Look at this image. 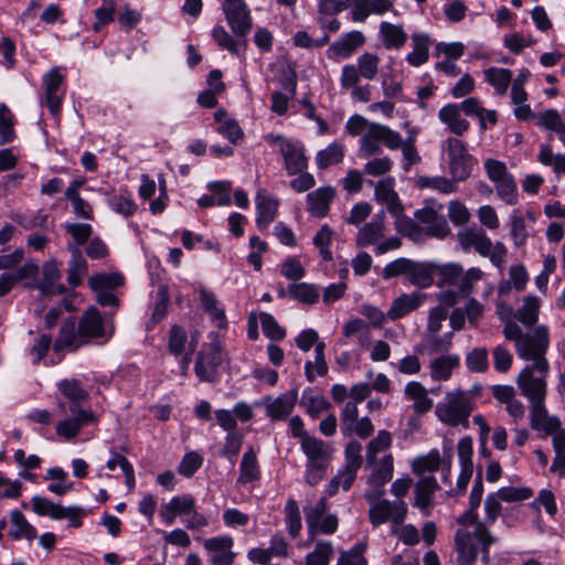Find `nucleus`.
<instances>
[{"instance_id":"1","label":"nucleus","mask_w":565,"mask_h":565,"mask_svg":"<svg viewBox=\"0 0 565 565\" xmlns=\"http://www.w3.org/2000/svg\"><path fill=\"white\" fill-rule=\"evenodd\" d=\"M458 523L473 526V531L459 529L455 535L459 564L471 565L478 557V545H481L487 554L488 546L494 543L495 539L489 532L486 523L478 521V514L471 508L458 519Z\"/></svg>"},{"instance_id":"2","label":"nucleus","mask_w":565,"mask_h":565,"mask_svg":"<svg viewBox=\"0 0 565 565\" xmlns=\"http://www.w3.org/2000/svg\"><path fill=\"white\" fill-rule=\"evenodd\" d=\"M300 449L306 457L305 482L310 487H316L327 476L333 460L334 448L330 443L313 436L307 441H302Z\"/></svg>"},{"instance_id":"3","label":"nucleus","mask_w":565,"mask_h":565,"mask_svg":"<svg viewBox=\"0 0 565 565\" xmlns=\"http://www.w3.org/2000/svg\"><path fill=\"white\" fill-rule=\"evenodd\" d=\"M457 237L465 252L473 249L480 256L488 257L497 268H503L508 250L502 242L493 244L486 232L477 226L460 230Z\"/></svg>"},{"instance_id":"4","label":"nucleus","mask_w":565,"mask_h":565,"mask_svg":"<svg viewBox=\"0 0 565 565\" xmlns=\"http://www.w3.org/2000/svg\"><path fill=\"white\" fill-rule=\"evenodd\" d=\"M472 411V397L460 390L447 393L444 401L436 406V415L439 420L454 427L461 425L468 428Z\"/></svg>"},{"instance_id":"5","label":"nucleus","mask_w":565,"mask_h":565,"mask_svg":"<svg viewBox=\"0 0 565 565\" xmlns=\"http://www.w3.org/2000/svg\"><path fill=\"white\" fill-rule=\"evenodd\" d=\"M383 128L390 127L380 122L369 121L361 115L351 116L345 124L348 134L353 137L362 136L359 147V157L361 158H370L382 151V140L376 137L383 134Z\"/></svg>"},{"instance_id":"6","label":"nucleus","mask_w":565,"mask_h":565,"mask_svg":"<svg viewBox=\"0 0 565 565\" xmlns=\"http://www.w3.org/2000/svg\"><path fill=\"white\" fill-rule=\"evenodd\" d=\"M440 149L447 157L449 173L454 181H463L471 174L473 157L466 143L457 137H448L441 141Z\"/></svg>"},{"instance_id":"7","label":"nucleus","mask_w":565,"mask_h":565,"mask_svg":"<svg viewBox=\"0 0 565 565\" xmlns=\"http://www.w3.org/2000/svg\"><path fill=\"white\" fill-rule=\"evenodd\" d=\"M550 372L547 361L526 365L518 375L516 384L529 402L545 401L546 376Z\"/></svg>"},{"instance_id":"8","label":"nucleus","mask_w":565,"mask_h":565,"mask_svg":"<svg viewBox=\"0 0 565 565\" xmlns=\"http://www.w3.org/2000/svg\"><path fill=\"white\" fill-rule=\"evenodd\" d=\"M366 500L371 504L369 520L374 527L386 522H391L392 525L404 523L408 510L407 504L403 500H375L372 494H366Z\"/></svg>"},{"instance_id":"9","label":"nucleus","mask_w":565,"mask_h":565,"mask_svg":"<svg viewBox=\"0 0 565 565\" xmlns=\"http://www.w3.org/2000/svg\"><path fill=\"white\" fill-rule=\"evenodd\" d=\"M382 131L383 134L376 138L382 140L381 146L383 145L390 150L401 149L403 154L402 167L404 171L408 172L413 166L422 161V157L415 146L417 130H413L405 140L398 131L392 128H383Z\"/></svg>"},{"instance_id":"10","label":"nucleus","mask_w":565,"mask_h":565,"mask_svg":"<svg viewBox=\"0 0 565 565\" xmlns=\"http://www.w3.org/2000/svg\"><path fill=\"white\" fill-rule=\"evenodd\" d=\"M444 204L435 199L425 200V205L415 212V218L425 225V233L437 238L450 234V227L443 215Z\"/></svg>"},{"instance_id":"11","label":"nucleus","mask_w":565,"mask_h":565,"mask_svg":"<svg viewBox=\"0 0 565 565\" xmlns=\"http://www.w3.org/2000/svg\"><path fill=\"white\" fill-rule=\"evenodd\" d=\"M550 344L548 330L545 326H539L527 332L524 338L518 341L515 348L520 359L539 363L547 361L545 353Z\"/></svg>"},{"instance_id":"12","label":"nucleus","mask_w":565,"mask_h":565,"mask_svg":"<svg viewBox=\"0 0 565 565\" xmlns=\"http://www.w3.org/2000/svg\"><path fill=\"white\" fill-rule=\"evenodd\" d=\"M224 353L221 342L214 340L204 345L198 353L194 371L202 382H213L217 376V367L223 362Z\"/></svg>"},{"instance_id":"13","label":"nucleus","mask_w":565,"mask_h":565,"mask_svg":"<svg viewBox=\"0 0 565 565\" xmlns=\"http://www.w3.org/2000/svg\"><path fill=\"white\" fill-rule=\"evenodd\" d=\"M222 10L233 33L246 36L252 29V15L245 0H224Z\"/></svg>"},{"instance_id":"14","label":"nucleus","mask_w":565,"mask_h":565,"mask_svg":"<svg viewBox=\"0 0 565 565\" xmlns=\"http://www.w3.org/2000/svg\"><path fill=\"white\" fill-rule=\"evenodd\" d=\"M42 83L44 90L42 103L53 116H57L66 92L64 75L58 68H52L43 76Z\"/></svg>"},{"instance_id":"15","label":"nucleus","mask_w":565,"mask_h":565,"mask_svg":"<svg viewBox=\"0 0 565 565\" xmlns=\"http://www.w3.org/2000/svg\"><path fill=\"white\" fill-rule=\"evenodd\" d=\"M70 412L71 417L56 424V434L64 440L74 439L83 427L98 420L97 415L93 411L82 408L78 405H71Z\"/></svg>"},{"instance_id":"16","label":"nucleus","mask_w":565,"mask_h":565,"mask_svg":"<svg viewBox=\"0 0 565 565\" xmlns=\"http://www.w3.org/2000/svg\"><path fill=\"white\" fill-rule=\"evenodd\" d=\"M77 328L85 344L96 339L105 342L113 335V330L104 324L103 317L96 308H89L82 315Z\"/></svg>"},{"instance_id":"17","label":"nucleus","mask_w":565,"mask_h":565,"mask_svg":"<svg viewBox=\"0 0 565 565\" xmlns=\"http://www.w3.org/2000/svg\"><path fill=\"white\" fill-rule=\"evenodd\" d=\"M203 547L212 565H233L236 553L233 551L234 539L230 535H220L202 540Z\"/></svg>"},{"instance_id":"18","label":"nucleus","mask_w":565,"mask_h":565,"mask_svg":"<svg viewBox=\"0 0 565 565\" xmlns=\"http://www.w3.org/2000/svg\"><path fill=\"white\" fill-rule=\"evenodd\" d=\"M458 457L461 466L460 475L457 479V484L455 489H450L447 491L449 495H458L462 494L467 486L472 477L473 472V463H472V439L470 437L461 438L458 441Z\"/></svg>"},{"instance_id":"19","label":"nucleus","mask_w":565,"mask_h":565,"mask_svg":"<svg viewBox=\"0 0 565 565\" xmlns=\"http://www.w3.org/2000/svg\"><path fill=\"white\" fill-rule=\"evenodd\" d=\"M280 154L288 175H296L307 170L308 158L305 148L299 141H281Z\"/></svg>"},{"instance_id":"20","label":"nucleus","mask_w":565,"mask_h":565,"mask_svg":"<svg viewBox=\"0 0 565 565\" xmlns=\"http://www.w3.org/2000/svg\"><path fill=\"white\" fill-rule=\"evenodd\" d=\"M439 489L438 482L434 476L422 477L414 487L413 505L418 508L423 515L429 516L435 505V492Z\"/></svg>"},{"instance_id":"21","label":"nucleus","mask_w":565,"mask_h":565,"mask_svg":"<svg viewBox=\"0 0 565 565\" xmlns=\"http://www.w3.org/2000/svg\"><path fill=\"white\" fill-rule=\"evenodd\" d=\"M365 43V36L361 31H351L342 35L338 41L333 42L328 49L331 58H349L358 49Z\"/></svg>"},{"instance_id":"22","label":"nucleus","mask_w":565,"mask_h":565,"mask_svg":"<svg viewBox=\"0 0 565 565\" xmlns=\"http://www.w3.org/2000/svg\"><path fill=\"white\" fill-rule=\"evenodd\" d=\"M335 198V189L327 185L307 194V211L315 217H324L329 213L330 204Z\"/></svg>"},{"instance_id":"23","label":"nucleus","mask_w":565,"mask_h":565,"mask_svg":"<svg viewBox=\"0 0 565 565\" xmlns=\"http://www.w3.org/2000/svg\"><path fill=\"white\" fill-rule=\"evenodd\" d=\"M194 508L195 499L191 494L173 497L162 505L160 516L166 524L171 525L177 516H188Z\"/></svg>"},{"instance_id":"24","label":"nucleus","mask_w":565,"mask_h":565,"mask_svg":"<svg viewBox=\"0 0 565 565\" xmlns=\"http://www.w3.org/2000/svg\"><path fill=\"white\" fill-rule=\"evenodd\" d=\"M452 332L439 335V333H425L422 341L414 348L415 353L418 354H445L452 347Z\"/></svg>"},{"instance_id":"25","label":"nucleus","mask_w":565,"mask_h":565,"mask_svg":"<svg viewBox=\"0 0 565 565\" xmlns=\"http://www.w3.org/2000/svg\"><path fill=\"white\" fill-rule=\"evenodd\" d=\"M43 278L38 288L45 296L62 295L66 291L64 285L60 282L61 270L56 260H49L42 267Z\"/></svg>"},{"instance_id":"26","label":"nucleus","mask_w":565,"mask_h":565,"mask_svg":"<svg viewBox=\"0 0 565 565\" xmlns=\"http://www.w3.org/2000/svg\"><path fill=\"white\" fill-rule=\"evenodd\" d=\"M255 204L257 212L256 224L259 230H264L274 222L276 217L278 200L269 195L265 190H258Z\"/></svg>"},{"instance_id":"27","label":"nucleus","mask_w":565,"mask_h":565,"mask_svg":"<svg viewBox=\"0 0 565 565\" xmlns=\"http://www.w3.org/2000/svg\"><path fill=\"white\" fill-rule=\"evenodd\" d=\"M298 399L297 390H290L266 405V414L273 420L286 419L295 408Z\"/></svg>"},{"instance_id":"28","label":"nucleus","mask_w":565,"mask_h":565,"mask_svg":"<svg viewBox=\"0 0 565 565\" xmlns=\"http://www.w3.org/2000/svg\"><path fill=\"white\" fill-rule=\"evenodd\" d=\"M459 365L460 356L458 354H443L434 358L428 365L430 377L437 382L448 381Z\"/></svg>"},{"instance_id":"29","label":"nucleus","mask_w":565,"mask_h":565,"mask_svg":"<svg viewBox=\"0 0 565 565\" xmlns=\"http://www.w3.org/2000/svg\"><path fill=\"white\" fill-rule=\"evenodd\" d=\"M379 36L386 50H399L408 39L402 24H394L387 21L380 23Z\"/></svg>"},{"instance_id":"30","label":"nucleus","mask_w":565,"mask_h":565,"mask_svg":"<svg viewBox=\"0 0 565 565\" xmlns=\"http://www.w3.org/2000/svg\"><path fill=\"white\" fill-rule=\"evenodd\" d=\"M460 111L458 104H447L438 111L439 120L456 136H462L470 127L469 121L461 117Z\"/></svg>"},{"instance_id":"31","label":"nucleus","mask_w":565,"mask_h":565,"mask_svg":"<svg viewBox=\"0 0 565 565\" xmlns=\"http://www.w3.org/2000/svg\"><path fill=\"white\" fill-rule=\"evenodd\" d=\"M394 460L391 454H385L382 458H375V462L366 463V467L372 470L369 478V483L373 487H383L387 483L394 471Z\"/></svg>"},{"instance_id":"32","label":"nucleus","mask_w":565,"mask_h":565,"mask_svg":"<svg viewBox=\"0 0 565 565\" xmlns=\"http://www.w3.org/2000/svg\"><path fill=\"white\" fill-rule=\"evenodd\" d=\"M85 344L79 330L75 329L74 322L64 323L53 343V350L61 352L65 349L70 351H76Z\"/></svg>"},{"instance_id":"33","label":"nucleus","mask_w":565,"mask_h":565,"mask_svg":"<svg viewBox=\"0 0 565 565\" xmlns=\"http://www.w3.org/2000/svg\"><path fill=\"white\" fill-rule=\"evenodd\" d=\"M545 401H533L531 404V427L539 431L551 433L561 425L556 417H548Z\"/></svg>"},{"instance_id":"34","label":"nucleus","mask_w":565,"mask_h":565,"mask_svg":"<svg viewBox=\"0 0 565 565\" xmlns=\"http://www.w3.org/2000/svg\"><path fill=\"white\" fill-rule=\"evenodd\" d=\"M422 300L423 296L418 292L402 295L393 300L387 311V318L391 320L403 318L407 313L416 310L420 306Z\"/></svg>"},{"instance_id":"35","label":"nucleus","mask_w":565,"mask_h":565,"mask_svg":"<svg viewBox=\"0 0 565 565\" xmlns=\"http://www.w3.org/2000/svg\"><path fill=\"white\" fill-rule=\"evenodd\" d=\"M526 217L531 222L535 221V216L533 215L532 212H527L525 216L520 210H514L510 215V235L515 247H521L525 245L530 236L527 225L525 222Z\"/></svg>"},{"instance_id":"36","label":"nucleus","mask_w":565,"mask_h":565,"mask_svg":"<svg viewBox=\"0 0 565 565\" xmlns=\"http://www.w3.org/2000/svg\"><path fill=\"white\" fill-rule=\"evenodd\" d=\"M413 51L407 54L406 61L409 65L418 67L429 58L430 38L427 33L416 32L412 35Z\"/></svg>"},{"instance_id":"37","label":"nucleus","mask_w":565,"mask_h":565,"mask_svg":"<svg viewBox=\"0 0 565 565\" xmlns=\"http://www.w3.org/2000/svg\"><path fill=\"white\" fill-rule=\"evenodd\" d=\"M260 478V468L258 465L257 456L253 447L244 452L241 466L239 477L237 483L247 484L257 481Z\"/></svg>"},{"instance_id":"38","label":"nucleus","mask_w":565,"mask_h":565,"mask_svg":"<svg viewBox=\"0 0 565 565\" xmlns=\"http://www.w3.org/2000/svg\"><path fill=\"white\" fill-rule=\"evenodd\" d=\"M214 119L218 124L216 130L232 143H237L243 139L244 132L238 122L231 118L225 109H217L214 114Z\"/></svg>"},{"instance_id":"39","label":"nucleus","mask_w":565,"mask_h":565,"mask_svg":"<svg viewBox=\"0 0 565 565\" xmlns=\"http://www.w3.org/2000/svg\"><path fill=\"white\" fill-rule=\"evenodd\" d=\"M512 75L511 70L503 67L491 66L483 71L484 81L494 88L499 96L507 94L512 82Z\"/></svg>"},{"instance_id":"40","label":"nucleus","mask_w":565,"mask_h":565,"mask_svg":"<svg viewBox=\"0 0 565 565\" xmlns=\"http://www.w3.org/2000/svg\"><path fill=\"white\" fill-rule=\"evenodd\" d=\"M384 236L383 216L377 215L371 222L364 224L358 232L356 245L366 247L375 244Z\"/></svg>"},{"instance_id":"41","label":"nucleus","mask_w":565,"mask_h":565,"mask_svg":"<svg viewBox=\"0 0 565 565\" xmlns=\"http://www.w3.org/2000/svg\"><path fill=\"white\" fill-rule=\"evenodd\" d=\"M200 301L204 310L210 315L212 321L218 328H225L227 326L224 308L218 306V300L212 291L207 289H201Z\"/></svg>"},{"instance_id":"42","label":"nucleus","mask_w":565,"mask_h":565,"mask_svg":"<svg viewBox=\"0 0 565 565\" xmlns=\"http://www.w3.org/2000/svg\"><path fill=\"white\" fill-rule=\"evenodd\" d=\"M444 455L441 456L437 449L430 450L426 455L416 457L412 462V470L415 475L425 477V473H433L439 470L443 465Z\"/></svg>"},{"instance_id":"43","label":"nucleus","mask_w":565,"mask_h":565,"mask_svg":"<svg viewBox=\"0 0 565 565\" xmlns=\"http://www.w3.org/2000/svg\"><path fill=\"white\" fill-rule=\"evenodd\" d=\"M405 395L414 402V411L417 414L429 412L434 405L428 397L427 390L418 382H411L405 387Z\"/></svg>"},{"instance_id":"44","label":"nucleus","mask_w":565,"mask_h":565,"mask_svg":"<svg viewBox=\"0 0 565 565\" xmlns=\"http://www.w3.org/2000/svg\"><path fill=\"white\" fill-rule=\"evenodd\" d=\"M11 527L9 530V536L13 540H20L22 537L28 541H32L36 537L38 533L33 525H31L24 515L19 510H13L10 514Z\"/></svg>"},{"instance_id":"45","label":"nucleus","mask_w":565,"mask_h":565,"mask_svg":"<svg viewBox=\"0 0 565 565\" xmlns=\"http://www.w3.org/2000/svg\"><path fill=\"white\" fill-rule=\"evenodd\" d=\"M324 342H318L315 348V362L307 361L305 365V374L308 382L312 383L317 376H324L328 373V364L324 355Z\"/></svg>"},{"instance_id":"46","label":"nucleus","mask_w":565,"mask_h":565,"mask_svg":"<svg viewBox=\"0 0 565 565\" xmlns=\"http://www.w3.org/2000/svg\"><path fill=\"white\" fill-rule=\"evenodd\" d=\"M358 472L341 468L324 487V494L329 498L335 495L339 489L349 491L356 479Z\"/></svg>"},{"instance_id":"47","label":"nucleus","mask_w":565,"mask_h":565,"mask_svg":"<svg viewBox=\"0 0 565 565\" xmlns=\"http://www.w3.org/2000/svg\"><path fill=\"white\" fill-rule=\"evenodd\" d=\"M381 58L377 54L364 52L356 58L358 72L362 78L373 81L380 72Z\"/></svg>"},{"instance_id":"48","label":"nucleus","mask_w":565,"mask_h":565,"mask_svg":"<svg viewBox=\"0 0 565 565\" xmlns=\"http://www.w3.org/2000/svg\"><path fill=\"white\" fill-rule=\"evenodd\" d=\"M457 181L446 177H418L416 184L419 189H433L443 194H450L457 191Z\"/></svg>"},{"instance_id":"49","label":"nucleus","mask_w":565,"mask_h":565,"mask_svg":"<svg viewBox=\"0 0 565 565\" xmlns=\"http://www.w3.org/2000/svg\"><path fill=\"white\" fill-rule=\"evenodd\" d=\"M343 145L332 142L326 149H322L317 153L316 163L319 169H327L330 166L340 163L343 160Z\"/></svg>"},{"instance_id":"50","label":"nucleus","mask_w":565,"mask_h":565,"mask_svg":"<svg viewBox=\"0 0 565 565\" xmlns=\"http://www.w3.org/2000/svg\"><path fill=\"white\" fill-rule=\"evenodd\" d=\"M288 292L291 298L306 305L316 303L320 296L318 287L307 282L290 285Z\"/></svg>"},{"instance_id":"51","label":"nucleus","mask_w":565,"mask_h":565,"mask_svg":"<svg viewBox=\"0 0 565 565\" xmlns=\"http://www.w3.org/2000/svg\"><path fill=\"white\" fill-rule=\"evenodd\" d=\"M540 299L535 296H526L521 308L515 312V318L525 326H532L537 321Z\"/></svg>"},{"instance_id":"52","label":"nucleus","mask_w":565,"mask_h":565,"mask_svg":"<svg viewBox=\"0 0 565 565\" xmlns=\"http://www.w3.org/2000/svg\"><path fill=\"white\" fill-rule=\"evenodd\" d=\"M285 523L289 535L292 539L298 537L302 529L301 515L298 503L291 498L285 504Z\"/></svg>"},{"instance_id":"53","label":"nucleus","mask_w":565,"mask_h":565,"mask_svg":"<svg viewBox=\"0 0 565 565\" xmlns=\"http://www.w3.org/2000/svg\"><path fill=\"white\" fill-rule=\"evenodd\" d=\"M122 282H124V277L117 273H113V274L98 273V274H94L88 279V286L94 291L114 290L117 287L121 286Z\"/></svg>"},{"instance_id":"54","label":"nucleus","mask_w":565,"mask_h":565,"mask_svg":"<svg viewBox=\"0 0 565 565\" xmlns=\"http://www.w3.org/2000/svg\"><path fill=\"white\" fill-rule=\"evenodd\" d=\"M86 273L87 262L82 256L81 252L76 249L72 255V259L70 262V266L67 269V282L72 287L79 286Z\"/></svg>"},{"instance_id":"55","label":"nucleus","mask_w":565,"mask_h":565,"mask_svg":"<svg viewBox=\"0 0 565 565\" xmlns=\"http://www.w3.org/2000/svg\"><path fill=\"white\" fill-rule=\"evenodd\" d=\"M392 445V435L387 430H380L375 438L366 446V463L375 462L380 452L386 451Z\"/></svg>"},{"instance_id":"56","label":"nucleus","mask_w":565,"mask_h":565,"mask_svg":"<svg viewBox=\"0 0 565 565\" xmlns=\"http://www.w3.org/2000/svg\"><path fill=\"white\" fill-rule=\"evenodd\" d=\"M61 394L72 402V405L86 401L88 392L83 388L77 380H63L57 384Z\"/></svg>"},{"instance_id":"57","label":"nucleus","mask_w":565,"mask_h":565,"mask_svg":"<svg viewBox=\"0 0 565 565\" xmlns=\"http://www.w3.org/2000/svg\"><path fill=\"white\" fill-rule=\"evenodd\" d=\"M108 204L114 212L125 217L132 216L138 210V205L132 196L127 193L111 195L108 200Z\"/></svg>"},{"instance_id":"58","label":"nucleus","mask_w":565,"mask_h":565,"mask_svg":"<svg viewBox=\"0 0 565 565\" xmlns=\"http://www.w3.org/2000/svg\"><path fill=\"white\" fill-rule=\"evenodd\" d=\"M407 279L412 285L420 288L429 287L434 281L431 269L427 265L413 260L412 266H409Z\"/></svg>"},{"instance_id":"59","label":"nucleus","mask_w":565,"mask_h":565,"mask_svg":"<svg viewBox=\"0 0 565 565\" xmlns=\"http://www.w3.org/2000/svg\"><path fill=\"white\" fill-rule=\"evenodd\" d=\"M14 116L7 105L0 104V146L14 140Z\"/></svg>"},{"instance_id":"60","label":"nucleus","mask_w":565,"mask_h":565,"mask_svg":"<svg viewBox=\"0 0 565 565\" xmlns=\"http://www.w3.org/2000/svg\"><path fill=\"white\" fill-rule=\"evenodd\" d=\"M332 556V543L320 541L316 544L315 550L307 554L306 565H329Z\"/></svg>"},{"instance_id":"61","label":"nucleus","mask_w":565,"mask_h":565,"mask_svg":"<svg viewBox=\"0 0 565 565\" xmlns=\"http://www.w3.org/2000/svg\"><path fill=\"white\" fill-rule=\"evenodd\" d=\"M362 463V445L356 440H351L344 449V465L342 468L358 472Z\"/></svg>"},{"instance_id":"62","label":"nucleus","mask_w":565,"mask_h":565,"mask_svg":"<svg viewBox=\"0 0 565 565\" xmlns=\"http://www.w3.org/2000/svg\"><path fill=\"white\" fill-rule=\"evenodd\" d=\"M366 547L365 542L356 543L352 548L340 554L337 565H367L364 557Z\"/></svg>"},{"instance_id":"63","label":"nucleus","mask_w":565,"mask_h":565,"mask_svg":"<svg viewBox=\"0 0 565 565\" xmlns=\"http://www.w3.org/2000/svg\"><path fill=\"white\" fill-rule=\"evenodd\" d=\"M494 185L497 194L502 201L509 205L518 203V188L512 174L495 182Z\"/></svg>"},{"instance_id":"64","label":"nucleus","mask_w":565,"mask_h":565,"mask_svg":"<svg viewBox=\"0 0 565 565\" xmlns=\"http://www.w3.org/2000/svg\"><path fill=\"white\" fill-rule=\"evenodd\" d=\"M466 365L470 372H486L489 367L488 350L486 348L471 350L466 356Z\"/></svg>"}]
</instances>
